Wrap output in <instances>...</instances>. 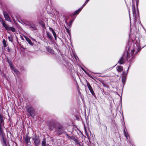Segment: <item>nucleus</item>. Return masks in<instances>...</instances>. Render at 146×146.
Returning <instances> with one entry per match:
<instances>
[{
	"instance_id": "obj_29",
	"label": "nucleus",
	"mask_w": 146,
	"mask_h": 146,
	"mask_svg": "<svg viewBox=\"0 0 146 146\" xmlns=\"http://www.w3.org/2000/svg\"><path fill=\"white\" fill-rule=\"evenodd\" d=\"M42 146H46V140L44 138L43 140L42 143Z\"/></svg>"
},
{
	"instance_id": "obj_1",
	"label": "nucleus",
	"mask_w": 146,
	"mask_h": 146,
	"mask_svg": "<svg viewBox=\"0 0 146 146\" xmlns=\"http://www.w3.org/2000/svg\"><path fill=\"white\" fill-rule=\"evenodd\" d=\"M58 122L53 120H50L47 122V126L48 129L50 131L55 130Z\"/></svg>"
},
{
	"instance_id": "obj_33",
	"label": "nucleus",
	"mask_w": 146,
	"mask_h": 146,
	"mask_svg": "<svg viewBox=\"0 0 146 146\" xmlns=\"http://www.w3.org/2000/svg\"><path fill=\"white\" fill-rule=\"evenodd\" d=\"M141 47H139L138 49L137 50L135 54H136L139 52L141 50Z\"/></svg>"
},
{
	"instance_id": "obj_5",
	"label": "nucleus",
	"mask_w": 146,
	"mask_h": 146,
	"mask_svg": "<svg viewBox=\"0 0 146 146\" xmlns=\"http://www.w3.org/2000/svg\"><path fill=\"white\" fill-rule=\"evenodd\" d=\"M27 111L31 117L34 118L35 116V111L33 108L31 107H30L27 109Z\"/></svg>"
},
{
	"instance_id": "obj_43",
	"label": "nucleus",
	"mask_w": 146,
	"mask_h": 146,
	"mask_svg": "<svg viewBox=\"0 0 146 146\" xmlns=\"http://www.w3.org/2000/svg\"><path fill=\"white\" fill-rule=\"evenodd\" d=\"M79 93L80 94H81V93L80 91H79Z\"/></svg>"
},
{
	"instance_id": "obj_34",
	"label": "nucleus",
	"mask_w": 146,
	"mask_h": 146,
	"mask_svg": "<svg viewBox=\"0 0 146 146\" xmlns=\"http://www.w3.org/2000/svg\"><path fill=\"white\" fill-rule=\"evenodd\" d=\"M9 64L11 69L14 67L13 64L11 62H10Z\"/></svg>"
},
{
	"instance_id": "obj_28",
	"label": "nucleus",
	"mask_w": 146,
	"mask_h": 146,
	"mask_svg": "<svg viewBox=\"0 0 146 146\" xmlns=\"http://www.w3.org/2000/svg\"><path fill=\"white\" fill-rule=\"evenodd\" d=\"M71 139H72L73 140H74V141L76 143H79V141L77 139H76L75 138V137H69Z\"/></svg>"
},
{
	"instance_id": "obj_2",
	"label": "nucleus",
	"mask_w": 146,
	"mask_h": 146,
	"mask_svg": "<svg viewBox=\"0 0 146 146\" xmlns=\"http://www.w3.org/2000/svg\"><path fill=\"white\" fill-rule=\"evenodd\" d=\"M65 128L64 126L60 123H58L56 125L55 131L60 135L64 132Z\"/></svg>"
},
{
	"instance_id": "obj_47",
	"label": "nucleus",
	"mask_w": 146,
	"mask_h": 146,
	"mask_svg": "<svg viewBox=\"0 0 146 146\" xmlns=\"http://www.w3.org/2000/svg\"><path fill=\"white\" fill-rule=\"evenodd\" d=\"M26 137H29L28 135H27Z\"/></svg>"
},
{
	"instance_id": "obj_14",
	"label": "nucleus",
	"mask_w": 146,
	"mask_h": 146,
	"mask_svg": "<svg viewBox=\"0 0 146 146\" xmlns=\"http://www.w3.org/2000/svg\"><path fill=\"white\" fill-rule=\"evenodd\" d=\"M82 10L81 8H80L78 10H76L74 12L72 13V14H70V16H74L76 15H77L79 14V13L80 12V11Z\"/></svg>"
},
{
	"instance_id": "obj_3",
	"label": "nucleus",
	"mask_w": 146,
	"mask_h": 146,
	"mask_svg": "<svg viewBox=\"0 0 146 146\" xmlns=\"http://www.w3.org/2000/svg\"><path fill=\"white\" fill-rule=\"evenodd\" d=\"M0 21L1 22L3 26L7 31H11L13 32L15 31L16 30L14 28L9 27L8 25L5 23V21L2 19L1 18Z\"/></svg>"
},
{
	"instance_id": "obj_17",
	"label": "nucleus",
	"mask_w": 146,
	"mask_h": 146,
	"mask_svg": "<svg viewBox=\"0 0 146 146\" xmlns=\"http://www.w3.org/2000/svg\"><path fill=\"white\" fill-rule=\"evenodd\" d=\"M4 134L3 133L2 128L1 124L0 123V136L1 137H4Z\"/></svg>"
},
{
	"instance_id": "obj_13",
	"label": "nucleus",
	"mask_w": 146,
	"mask_h": 146,
	"mask_svg": "<svg viewBox=\"0 0 146 146\" xmlns=\"http://www.w3.org/2000/svg\"><path fill=\"white\" fill-rule=\"evenodd\" d=\"M1 141L3 146H7L6 137H2L1 139Z\"/></svg>"
},
{
	"instance_id": "obj_11",
	"label": "nucleus",
	"mask_w": 146,
	"mask_h": 146,
	"mask_svg": "<svg viewBox=\"0 0 146 146\" xmlns=\"http://www.w3.org/2000/svg\"><path fill=\"white\" fill-rule=\"evenodd\" d=\"M29 26L30 28L32 29L33 30H37V28L36 25L34 23H31L29 24Z\"/></svg>"
},
{
	"instance_id": "obj_22",
	"label": "nucleus",
	"mask_w": 146,
	"mask_h": 146,
	"mask_svg": "<svg viewBox=\"0 0 146 146\" xmlns=\"http://www.w3.org/2000/svg\"><path fill=\"white\" fill-rule=\"evenodd\" d=\"M126 77L124 76H122L121 77V79H122V83L123 85L124 84L126 79Z\"/></svg>"
},
{
	"instance_id": "obj_6",
	"label": "nucleus",
	"mask_w": 146,
	"mask_h": 146,
	"mask_svg": "<svg viewBox=\"0 0 146 146\" xmlns=\"http://www.w3.org/2000/svg\"><path fill=\"white\" fill-rule=\"evenodd\" d=\"M86 82L87 84V86L90 90V92L92 94V95L94 96V97L96 96L92 88V86H91L90 83L89 82H88L86 81Z\"/></svg>"
},
{
	"instance_id": "obj_40",
	"label": "nucleus",
	"mask_w": 146,
	"mask_h": 146,
	"mask_svg": "<svg viewBox=\"0 0 146 146\" xmlns=\"http://www.w3.org/2000/svg\"><path fill=\"white\" fill-rule=\"evenodd\" d=\"M68 19V17H67L66 18V21H65V23H66V24H67V19Z\"/></svg>"
},
{
	"instance_id": "obj_24",
	"label": "nucleus",
	"mask_w": 146,
	"mask_h": 146,
	"mask_svg": "<svg viewBox=\"0 0 146 146\" xmlns=\"http://www.w3.org/2000/svg\"><path fill=\"white\" fill-rule=\"evenodd\" d=\"M129 67H128V69L127 70V72H126L125 71L123 72L122 76H124L126 77L127 74V72L129 70Z\"/></svg>"
},
{
	"instance_id": "obj_9",
	"label": "nucleus",
	"mask_w": 146,
	"mask_h": 146,
	"mask_svg": "<svg viewBox=\"0 0 146 146\" xmlns=\"http://www.w3.org/2000/svg\"><path fill=\"white\" fill-rule=\"evenodd\" d=\"M33 140L35 145L38 146L39 145L40 142V139L39 137H33Z\"/></svg>"
},
{
	"instance_id": "obj_15",
	"label": "nucleus",
	"mask_w": 146,
	"mask_h": 146,
	"mask_svg": "<svg viewBox=\"0 0 146 146\" xmlns=\"http://www.w3.org/2000/svg\"><path fill=\"white\" fill-rule=\"evenodd\" d=\"M117 70L119 72H121L123 70V67L121 66H117L116 68Z\"/></svg>"
},
{
	"instance_id": "obj_38",
	"label": "nucleus",
	"mask_w": 146,
	"mask_h": 146,
	"mask_svg": "<svg viewBox=\"0 0 146 146\" xmlns=\"http://www.w3.org/2000/svg\"><path fill=\"white\" fill-rule=\"evenodd\" d=\"M136 0V4L137 7H138V0Z\"/></svg>"
},
{
	"instance_id": "obj_35",
	"label": "nucleus",
	"mask_w": 146,
	"mask_h": 146,
	"mask_svg": "<svg viewBox=\"0 0 146 146\" xmlns=\"http://www.w3.org/2000/svg\"><path fill=\"white\" fill-rule=\"evenodd\" d=\"M135 50H132L131 51V56H133V54H134Z\"/></svg>"
},
{
	"instance_id": "obj_10",
	"label": "nucleus",
	"mask_w": 146,
	"mask_h": 146,
	"mask_svg": "<svg viewBox=\"0 0 146 146\" xmlns=\"http://www.w3.org/2000/svg\"><path fill=\"white\" fill-rule=\"evenodd\" d=\"M125 55H123L119 60L118 61V63L120 64H123L125 63Z\"/></svg>"
},
{
	"instance_id": "obj_21",
	"label": "nucleus",
	"mask_w": 146,
	"mask_h": 146,
	"mask_svg": "<svg viewBox=\"0 0 146 146\" xmlns=\"http://www.w3.org/2000/svg\"><path fill=\"white\" fill-rule=\"evenodd\" d=\"M46 34L48 38L51 39H52L53 38V37L50 33L48 32H46Z\"/></svg>"
},
{
	"instance_id": "obj_4",
	"label": "nucleus",
	"mask_w": 146,
	"mask_h": 146,
	"mask_svg": "<svg viewBox=\"0 0 146 146\" xmlns=\"http://www.w3.org/2000/svg\"><path fill=\"white\" fill-rule=\"evenodd\" d=\"M123 55H125V60L129 62H131L134 58V56L130 55L129 52H127L126 54L124 53Z\"/></svg>"
},
{
	"instance_id": "obj_42",
	"label": "nucleus",
	"mask_w": 146,
	"mask_h": 146,
	"mask_svg": "<svg viewBox=\"0 0 146 146\" xmlns=\"http://www.w3.org/2000/svg\"><path fill=\"white\" fill-rule=\"evenodd\" d=\"M7 62H8V63H9H9H10V62H11L9 61V60H7Z\"/></svg>"
},
{
	"instance_id": "obj_45",
	"label": "nucleus",
	"mask_w": 146,
	"mask_h": 146,
	"mask_svg": "<svg viewBox=\"0 0 146 146\" xmlns=\"http://www.w3.org/2000/svg\"><path fill=\"white\" fill-rule=\"evenodd\" d=\"M7 137H8V133H7Z\"/></svg>"
},
{
	"instance_id": "obj_27",
	"label": "nucleus",
	"mask_w": 146,
	"mask_h": 146,
	"mask_svg": "<svg viewBox=\"0 0 146 146\" xmlns=\"http://www.w3.org/2000/svg\"><path fill=\"white\" fill-rule=\"evenodd\" d=\"M25 142L26 144H28L30 140V137H25Z\"/></svg>"
},
{
	"instance_id": "obj_18",
	"label": "nucleus",
	"mask_w": 146,
	"mask_h": 146,
	"mask_svg": "<svg viewBox=\"0 0 146 146\" xmlns=\"http://www.w3.org/2000/svg\"><path fill=\"white\" fill-rule=\"evenodd\" d=\"M25 38L26 40L28 43L31 45L33 46L34 44V43L32 42L31 40L28 37L25 36Z\"/></svg>"
},
{
	"instance_id": "obj_20",
	"label": "nucleus",
	"mask_w": 146,
	"mask_h": 146,
	"mask_svg": "<svg viewBox=\"0 0 146 146\" xmlns=\"http://www.w3.org/2000/svg\"><path fill=\"white\" fill-rule=\"evenodd\" d=\"M123 133L125 137H128L129 135L128 134L127 129L125 127L124 128Z\"/></svg>"
},
{
	"instance_id": "obj_16",
	"label": "nucleus",
	"mask_w": 146,
	"mask_h": 146,
	"mask_svg": "<svg viewBox=\"0 0 146 146\" xmlns=\"http://www.w3.org/2000/svg\"><path fill=\"white\" fill-rule=\"evenodd\" d=\"M49 29L52 32V33L53 34V35L54 36V38H55V40H56V34L55 32L54 31L52 28L49 27Z\"/></svg>"
},
{
	"instance_id": "obj_19",
	"label": "nucleus",
	"mask_w": 146,
	"mask_h": 146,
	"mask_svg": "<svg viewBox=\"0 0 146 146\" xmlns=\"http://www.w3.org/2000/svg\"><path fill=\"white\" fill-rule=\"evenodd\" d=\"M38 24L40 25L42 28L45 29L46 27L45 24L42 21H40L38 22Z\"/></svg>"
},
{
	"instance_id": "obj_36",
	"label": "nucleus",
	"mask_w": 146,
	"mask_h": 146,
	"mask_svg": "<svg viewBox=\"0 0 146 146\" xmlns=\"http://www.w3.org/2000/svg\"><path fill=\"white\" fill-rule=\"evenodd\" d=\"M85 73L88 76H89L90 77L92 78V76L89 74L87 73V72H85Z\"/></svg>"
},
{
	"instance_id": "obj_44",
	"label": "nucleus",
	"mask_w": 146,
	"mask_h": 146,
	"mask_svg": "<svg viewBox=\"0 0 146 146\" xmlns=\"http://www.w3.org/2000/svg\"><path fill=\"white\" fill-rule=\"evenodd\" d=\"M8 133L9 134H11V132H8Z\"/></svg>"
},
{
	"instance_id": "obj_25",
	"label": "nucleus",
	"mask_w": 146,
	"mask_h": 146,
	"mask_svg": "<svg viewBox=\"0 0 146 146\" xmlns=\"http://www.w3.org/2000/svg\"><path fill=\"white\" fill-rule=\"evenodd\" d=\"M3 46L4 47H6L7 46L6 42L5 40V39H3Z\"/></svg>"
},
{
	"instance_id": "obj_12",
	"label": "nucleus",
	"mask_w": 146,
	"mask_h": 146,
	"mask_svg": "<svg viewBox=\"0 0 146 146\" xmlns=\"http://www.w3.org/2000/svg\"><path fill=\"white\" fill-rule=\"evenodd\" d=\"M46 49L47 52L52 54H54V51L53 49L50 48L49 46H47L46 47Z\"/></svg>"
},
{
	"instance_id": "obj_37",
	"label": "nucleus",
	"mask_w": 146,
	"mask_h": 146,
	"mask_svg": "<svg viewBox=\"0 0 146 146\" xmlns=\"http://www.w3.org/2000/svg\"><path fill=\"white\" fill-rule=\"evenodd\" d=\"M86 4H87V3H86L85 2V3L80 8H81V10H82L83 8L84 7Z\"/></svg>"
},
{
	"instance_id": "obj_41",
	"label": "nucleus",
	"mask_w": 146,
	"mask_h": 146,
	"mask_svg": "<svg viewBox=\"0 0 146 146\" xmlns=\"http://www.w3.org/2000/svg\"><path fill=\"white\" fill-rule=\"evenodd\" d=\"M89 1L90 0H87L85 2L87 4Z\"/></svg>"
},
{
	"instance_id": "obj_26",
	"label": "nucleus",
	"mask_w": 146,
	"mask_h": 146,
	"mask_svg": "<svg viewBox=\"0 0 146 146\" xmlns=\"http://www.w3.org/2000/svg\"><path fill=\"white\" fill-rule=\"evenodd\" d=\"M11 69L14 72L17 74H18L19 72L18 70L14 67L12 68Z\"/></svg>"
},
{
	"instance_id": "obj_39",
	"label": "nucleus",
	"mask_w": 146,
	"mask_h": 146,
	"mask_svg": "<svg viewBox=\"0 0 146 146\" xmlns=\"http://www.w3.org/2000/svg\"><path fill=\"white\" fill-rule=\"evenodd\" d=\"M7 52H10V50L8 46L7 48Z\"/></svg>"
},
{
	"instance_id": "obj_23",
	"label": "nucleus",
	"mask_w": 146,
	"mask_h": 146,
	"mask_svg": "<svg viewBox=\"0 0 146 146\" xmlns=\"http://www.w3.org/2000/svg\"><path fill=\"white\" fill-rule=\"evenodd\" d=\"M8 39L9 41L12 42L13 40V38L11 35H10L8 37Z\"/></svg>"
},
{
	"instance_id": "obj_32",
	"label": "nucleus",
	"mask_w": 146,
	"mask_h": 146,
	"mask_svg": "<svg viewBox=\"0 0 146 146\" xmlns=\"http://www.w3.org/2000/svg\"><path fill=\"white\" fill-rule=\"evenodd\" d=\"M65 28L66 30V31L68 34L69 35H70V30L66 28V27H65Z\"/></svg>"
},
{
	"instance_id": "obj_30",
	"label": "nucleus",
	"mask_w": 146,
	"mask_h": 146,
	"mask_svg": "<svg viewBox=\"0 0 146 146\" xmlns=\"http://www.w3.org/2000/svg\"><path fill=\"white\" fill-rule=\"evenodd\" d=\"M74 21V20L72 19L71 20L70 22L69 23L68 25L69 26V27L70 28L72 26V23Z\"/></svg>"
},
{
	"instance_id": "obj_46",
	"label": "nucleus",
	"mask_w": 146,
	"mask_h": 146,
	"mask_svg": "<svg viewBox=\"0 0 146 146\" xmlns=\"http://www.w3.org/2000/svg\"><path fill=\"white\" fill-rule=\"evenodd\" d=\"M105 127L106 128V129H107V127L106 126H105Z\"/></svg>"
},
{
	"instance_id": "obj_7",
	"label": "nucleus",
	"mask_w": 146,
	"mask_h": 146,
	"mask_svg": "<svg viewBox=\"0 0 146 146\" xmlns=\"http://www.w3.org/2000/svg\"><path fill=\"white\" fill-rule=\"evenodd\" d=\"M132 12L133 17H134V19L136 21L137 19V14L136 11V9L135 5L134 4L132 5Z\"/></svg>"
},
{
	"instance_id": "obj_31",
	"label": "nucleus",
	"mask_w": 146,
	"mask_h": 146,
	"mask_svg": "<svg viewBox=\"0 0 146 146\" xmlns=\"http://www.w3.org/2000/svg\"><path fill=\"white\" fill-rule=\"evenodd\" d=\"M3 117L2 116L1 114L0 115V123L2 124L3 122Z\"/></svg>"
},
{
	"instance_id": "obj_8",
	"label": "nucleus",
	"mask_w": 146,
	"mask_h": 146,
	"mask_svg": "<svg viewBox=\"0 0 146 146\" xmlns=\"http://www.w3.org/2000/svg\"><path fill=\"white\" fill-rule=\"evenodd\" d=\"M3 14L5 20L9 22H11L10 17L8 13L5 11H3Z\"/></svg>"
}]
</instances>
